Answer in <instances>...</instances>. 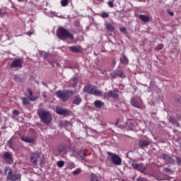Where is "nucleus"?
Listing matches in <instances>:
<instances>
[{"mask_svg":"<svg viewBox=\"0 0 181 181\" xmlns=\"http://www.w3.org/2000/svg\"><path fill=\"white\" fill-rule=\"evenodd\" d=\"M57 36H58L59 39L61 40H66V39H70L71 40H73L74 39L73 34L69 33V31L63 27H60L57 29Z\"/></svg>","mask_w":181,"mask_h":181,"instance_id":"f257e3e1","label":"nucleus"},{"mask_svg":"<svg viewBox=\"0 0 181 181\" xmlns=\"http://www.w3.org/2000/svg\"><path fill=\"white\" fill-rule=\"evenodd\" d=\"M38 115L44 124H49L52 122V115L46 110H39Z\"/></svg>","mask_w":181,"mask_h":181,"instance_id":"f03ea898","label":"nucleus"},{"mask_svg":"<svg viewBox=\"0 0 181 181\" xmlns=\"http://www.w3.org/2000/svg\"><path fill=\"white\" fill-rule=\"evenodd\" d=\"M83 91L85 93H88V94H93V95H96L98 97H101V95H103V93L98 90L97 87L93 85L85 87Z\"/></svg>","mask_w":181,"mask_h":181,"instance_id":"7ed1b4c3","label":"nucleus"},{"mask_svg":"<svg viewBox=\"0 0 181 181\" xmlns=\"http://www.w3.org/2000/svg\"><path fill=\"white\" fill-rule=\"evenodd\" d=\"M30 160L34 165H42L43 163L45 158L43 156L37 153H33L30 155Z\"/></svg>","mask_w":181,"mask_h":181,"instance_id":"20e7f679","label":"nucleus"},{"mask_svg":"<svg viewBox=\"0 0 181 181\" xmlns=\"http://www.w3.org/2000/svg\"><path fill=\"white\" fill-rule=\"evenodd\" d=\"M5 174L8 175L7 177L9 180L15 181L21 179V175L19 174L12 175V170H11L9 167L5 168Z\"/></svg>","mask_w":181,"mask_h":181,"instance_id":"39448f33","label":"nucleus"},{"mask_svg":"<svg viewBox=\"0 0 181 181\" xmlns=\"http://www.w3.org/2000/svg\"><path fill=\"white\" fill-rule=\"evenodd\" d=\"M109 155L114 165H116L117 166L121 165V164L122 163V159H121V157H119V156L111 153H109Z\"/></svg>","mask_w":181,"mask_h":181,"instance_id":"423d86ee","label":"nucleus"},{"mask_svg":"<svg viewBox=\"0 0 181 181\" xmlns=\"http://www.w3.org/2000/svg\"><path fill=\"white\" fill-rule=\"evenodd\" d=\"M23 64V61L21 59H15L11 66L13 69H22V64Z\"/></svg>","mask_w":181,"mask_h":181,"instance_id":"0eeeda50","label":"nucleus"},{"mask_svg":"<svg viewBox=\"0 0 181 181\" xmlns=\"http://www.w3.org/2000/svg\"><path fill=\"white\" fill-rule=\"evenodd\" d=\"M56 95L58 97V98L62 100V101H67V100H69V93H64L61 90H59L56 92Z\"/></svg>","mask_w":181,"mask_h":181,"instance_id":"6e6552de","label":"nucleus"},{"mask_svg":"<svg viewBox=\"0 0 181 181\" xmlns=\"http://www.w3.org/2000/svg\"><path fill=\"white\" fill-rule=\"evenodd\" d=\"M132 166L134 169H136V170H139V171L145 170V166H144V164L142 163H132Z\"/></svg>","mask_w":181,"mask_h":181,"instance_id":"1a4fd4ad","label":"nucleus"},{"mask_svg":"<svg viewBox=\"0 0 181 181\" xmlns=\"http://www.w3.org/2000/svg\"><path fill=\"white\" fill-rule=\"evenodd\" d=\"M56 112H57V114H59V115H68V114H70L69 110L63 109L62 107H57Z\"/></svg>","mask_w":181,"mask_h":181,"instance_id":"9d476101","label":"nucleus"},{"mask_svg":"<svg viewBox=\"0 0 181 181\" xmlns=\"http://www.w3.org/2000/svg\"><path fill=\"white\" fill-rule=\"evenodd\" d=\"M123 74L124 73L122 72V71H119V70H117L110 74L111 77L112 78H115V77H122Z\"/></svg>","mask_w":181,"mask_h":181,"instance_id":"9b49d317","label":"nucleus"},{"mask_svg":"<svg viewBox=\"0 0 181 181\" xmlns=\"http://www.w3.org/2000/svg\"><path fill=\"white\" fill-rule=\"evenodd\" d=\"M21 141H23V142H26L27 144H33V142H35V139L30 136H22Z\"/></svg>","mask_w":181,"mask_h":181,"instance_id":"f8f14e48","label":"nucleus"},{"mask_svg":"<svg viewBox=\"0 0 181 181\" xmlns=\"http://www.w3.org/2000/svg\"><path fill=\"white\" fill-rule=\"evenodd\" d=\"M139 19H141V21L145 23H148L151 21V18L149 17V16H146V15L141 14L139 16Z\"/></svg>","mask_w":181,"mask_h":181,"instance_id":"ddd939ff","label":"nucleus"},{"mask_svg":"<svg viewBox=\"0 0 181 181\" xmlns=\"http://www.w3.org/2000/svg\"><path fill=\"white\" fill-rule=\"evenodd\" d=\"M131 104L133 105V107H135L136 108H141V104L136 101L135 98H132L131 99Z\"/></svg>","mask_w":181,"mask_h":181,"instance_id":"4468645a","label":"nucleus"},{"mask_svg":"<svg viewBox=\"0 0 181 181\" xmlns=\"http://www.w3.org/2000/svg\"><path fill=\"white\" fill-rule=\"evenodd\" d=\"M94 105L95 108H98L99 110H100V108H103V107H104V103L101 100H95L94 102Z\"/></svg>","mask_w":181,"mask_h":181,"instance_id":"2eb2a0df","label":"nucleus"},{"mask_svg":"<svg viewBox=\"0 0 181 181\" xmlns=\"http://www.w3.org/2000/svg\"><path fill=\"white\" fill-rule=\"evenodd\" d=\"M104 97H112V98H118V95L112 93V91H109L104 94Z\"/></svg>","mask_w":181,"mask_h":181,"instance_id":"dca6fc26","label":"nucleus"},{"mask_svg":"<svg viewBox=\"0 0 181 181\" xmlns=\"http://www.w3.org/2000/svg\"><path fill=\"white\" fill-rule=\"evenodd\" d=\"M139 146H141V148H144L145 146H148L149 145H151V141H144V140H141L139 142Z\"/></svg>","mask_w":181,"mask_h":181,"instance_id":"f3484780","label":"nucleus"},{"mask_svg":"<svg viewBox=\"0 0 181 181\" xmlns=\"http://www.w3.org/2000/svg\"><path fill=\"white\" fill-rule=\"evenodd\" d=\"M81 103V98L80 97V95H76L74 98L73 104H75V105H79Z\"/></svg>","mask_w":181,"mask_h":181,"instance_id":"a211bd4d","label":"nucleus"},{"mask_svg":"<svg viewBox=\"0 0 181 181\" xmlns=\"http://www.w3.org/2000/svg\"><path fill=\"white\" fill-rule=\"evenodd\" d=\"M3 158L5 160H12V154L9 152H5L3 155Z\"/></svg>","mask_w":181,"mask_h":181,"instance_id":"6ab92c4d","label":"nucleus"},{"mask_svg":"<svg viewBox=\"0 0 181 181\" xmlns=\"http://www.w3.org/2000/svg\"><path fill=\"white\" fill-rule=\"evenodd\" d=\"M69 50L74 53H78L81 50V48L80 47L71 46L69 47Z\"/></svg>","mask_w":181,"mask_h":181,"instance_id":"aec40b11","label":"nucleus"},{"mask_svg":"<svg viewBox=\"0 0 181 181\" xmlns=\"http://www.w3.org/2000/svg\"><path fill=\"white\" fill-rule=\"evenodd\" d=\"M28 94H29V100L30 101H36L37 100V98L36 96H33V93H32V90H28Z\"/></svg>","mask_w":181,"mask_h":181,"instance_id":"412c9836","label":"nucleus"},{"mask_svg":"<svg viewBox=\"0 0 181 181\" xmlns=\"http://www.w3.org/2000/svg\"><path fill=\"white\" fill-rule=\"evenodd\" d=\"M163 159L164 160H165L166 162H168V163H172V162H173V160H172V158L166 155V154H164L163 156Z\"/></svg>","mask_w":181,"mask_h":181,"instance_id":"4be33fe9","label":"nucleus"},{"mask_svg":"<svg viewBox=\"0 0 181 181\" xmlns=\"http://www.w3.org/2000/svg\"><path fill=\"white\" fill-rule=\"evenodd\" d=\"M121 63H123V64H128V59L125 56H122L120 58Z\"/></svg>","mask_w":181,"mask_h":181,"instance_id":"5701e85b","label":"nucleus"},{"mask_svg":"<svg viewBox=\"0 0 181 181\" xmlns=\"http://www.w3.org/2000/svg\"><path fill=\"white\" fill-rule=\"evenodd\" d=\"M106 28L108 29V30H110V32H113L114 30V25H112L111 23H106Z\"/></svg>","mask_w":181,"mask_h":181,"instance_id":"b1692460","label":"nucleus"},{"mask_svg":"<svg viewBox=\"0 0 181 181\" xmlns=\"http://www.w3.org/2000/svg\"><path fill=\"white\" fill-rule=\"evenodd\" d=\"M90 181H100L98 177L94 173L90 174Z\"/></svg>","mask_w":181,"mask_h":181,"instance_id":"393cba45","label":"nucleus"},{"mask_svg":"<svg viewBox=\"0 0 181 181\" xmlns=\"http://www.w3.org/2000/svg\"><path fill=\"white\" fill-rule=\"evenodd\" d=\"M61 4L62 6H67L69 5V0H62Z\"/></svg>","mask_w":181,"mask_h":181,"instance_id":"a878e982","label":"nucleus"},{"mask_svg":"<svg viewBox=\"0 0 181 181\" xmlns=\"http://www.w3.org/2000/svg\"><path fill=\"white\" fill-rule=\"evenodd\" d=\"M22 100H23V104L24 105H28L29 104V100H28V98H23Z\"/></svg>","mask_w":181,"mask_h":181,"instance_id":"bb28decb","label":"nucleus"},{"mask_svg":"<svg viewBox=\"0 0 181 181\" xmlns=\"http://www.w3.org/2000/svg\"><path fill=\"white\" fill-rule=\"evenodd\" d=\"M57 166H58V168H63V166H64V161H63V160L58 161Z\"/></svg>","mask_w":181,"mask_h":181,"instance_id":"cd10ccee","label":"nucleus"},{"mask_svg":"<svg viewBox=\"0 0 181 181\" xmlns=\"http://www.w3.org/2000/svg\"><path fill=\"white\" fill-rule=\"evenodd\" d=\"M78 156H80V158H86V154L84 153V151H81L78 153Z\"/></svg>","mask_w":181,"mask_h":181,"instance_id":"c85d7f7f","label":"nucleus"},{"mask_svg":"<svg viewBox=\"0 0 181 181\" xmlns=\"http://www.w3.org/2000/svg\"><path fill=\"white\" fill-rule=\"evenodd\" d=\"M162 49H163V44H158L156 47V50H162Z\"/></svg>","mask_w":181,"mask_h":181,"instance_id":"c756f323","label":"nucleus"},{"mask_svg":"<svg viewBox=\"0 0 181 181\" xmlns=\"http://www.w3.org/2000/svg\"><path fill=\"white\" fill-rule=\"evenodd\" d=\"M81 169L78 168L72 172V175H78V173H81Z\"/></svg>","mask_w":181,"mask_h":181,"instance_id":"7c9ffc66","label":"nucleus"},{"mask_svg":"<svg viewBox=\"0 0 181 181\" xmlns=\"http://www.w3.org/2000/svg\"><path fill=\"white\" fill-rule=\"evenodd\" d=\"M68 166L69 168H70L71 169H73V168H76L75 165H74V163L71 162V161H69L68 163Z\"/></svg>","mask_w":181,"mask_h":181,"instance_id":"2f4dec72","label":"nucleus"},{"mask_svg":"<svg viewBox=\"0 0 181 181\" xmlns=\"http://www.w3.org/2000/svg\"><path fill=\"white\" fill-rule=\"evenodd\" d=\"M129 129H131V131H134V129H135V126L134 125V124L130 123L129 125Z\"/></svg>","mask_w":181,"mask_h":181,"instance_id":"473e14b6","label":"nucleus"},{"mask_svg":"<svg viewBox=\"0 0 181 181\" xmlns=\"http://www.w3.org/2000/svg\"><path fill=\"white\" fill-rule=\"evenodd\" d=\"M108 16H110V14H108V13H103L101 14L102 18H108Z\"/></svg>","mask_w":181,"mask_h":181,"instance_id":"72a5a7b5","label":"nucleus"},{"mask_svg":"<svg viewBox=\"0 0 181 181\" xmlns=\"http://www.w3.org/2000/svg\"><path fill=\"white\" fill-rule=\"evenodd\" d=\"M57 151H58L59 153H60L61 152H64V146L59 147Z\"/></svg>","mask_w":181,"mask_h":181,"instance_id":"f704fd0d","label":"nucleus"},{"mask_svg":"<svg viewBox=\"0 0 181 181\" xmlns=\"http://www.w3.org/2000/svg\"><path fill=\"white\" fill-rule=\"evenodd\" d=\"M120 31L122 33H125V32H127V28L125 27H122L120 28Z\"/></svg>","mask_w":181,"mask_h":181,"instance_id":"c9c22d12","label":"nucleus"},{"mask_svg":"<svg viewBox=\"0 0 181 181\" xmlns=\"http://www.w3.org/2000/svg\"><path fill=\"white\" fill-rule=\"evenodd\" d=\"M108 6L110 8H112L114 6V3L112 1H108Z\"/></svg>","mask_w":181,"mask_h":181,"instance_id":"e433bc0d","label":"nucleus"},{"mask_svg":"<svg viewBox=\"0 0 181 181\" xmlns=\"http://www.w3.org/2000/svg\"><path fill=\"white\" fill-rule=\"evenodd\" d=\"M13 114L14 115H19V111H18L17 110H15L13 111Z\"/></svg>","mask_w":181,"mask_h":181,"instance_id":"4c0bfd02","label":"nucleus"},{"mask_svg":"<svg viewBox=\"0 0 181 181\" xmlns=\"http://www.w3.org/2000/svg\"><path fill=\"white\" fill-rule=\"evenodd\" d=\"M8 146H9V148H11V149H12V140H9L8 141Z\"/></svg>","mask_w":181,"mask_h":181,"instance_id":"58836bf2","label":"nucleus"},{"mask_svg":"<svg viewBox=\"0 0 181 181\" xmlns=\"http://www.w3.org/2000/svg\"><path fill=\"white\" fill-rule=\"evenodd\" d=\"M33 33V32L30 31V32L27 33V35L28 36H30V35H32Z\"/></svg>","mask_w":181,"mask_h":181,"instance_id":"ea45409f","label":"nucleus"},{"mask_svg":"<svg viewBox=\"0 0 181 181\" xmlns=\"http://www.w3.org/2000/svg\"><path fill=\"white\" fill-rule=\"evenodd\" d=\"M54 16H58V18H62V16H57V13H54Z\"/></svg>","mask_w":181,"mask_h":181,"instance_id":"a19ab883","label":"nucleus"},{"mask_svg":"<svg viewBox=\"0 0 181 181\" xmlns=\"http://www.w3.org/2000/svg\"><path fill=\"white\" fill-rule=\"evenodd\" d=\"M73 87H77V83L76 82H74Z\"/></svg>","mask_w":181,"mask_h":181,"instance_id":"79ce46f5","label":"nucleus"},{"mask_svg":"<svg viewBox=\"0 0 181 181\" xmlns=\"http://www.w3.org/2000/svg\"><path fill=\"white\" fill-rule=\"evenodd\" d=\"M169 13H170V16H173V15H174L173 12H170Z\"/></svg>","mask_w":181,"mask_h":181,"instance_id":"37998d69","label":"nucleus"},{"mask_svg":"<svg viewBox=\"0 0 181 181\" xmlns=\"http://www.w3.org/2000/svg\"><path fill=\"white\" fill-rule=\"evenodd\" d=\"M165 172H169V168H165Z\"/></svg>","mask_w":181,"mask_h":181,"instance_id":"c03bdc74","label":"nucleus"},{"mask_svg":"<svg viewBox=\"0 0 181 181\" xmlns=\"http://www.w3.org/2000/svg\"><path fill=\"white\" fill-rule=\"evenodd\" d=\"M18 2H23V1H28V0H18Z\"/></svg>","mask_w":181,"mask_h":181,"instance_id":"a18cd8bd","label":"nucleus"},{"mask_svg":"<svg viewBox=\"0 0 181 181\" xmlns=\"http://www.w3.org/2000/svg\"><path fill=\"white\" fill-rule=\"evenodd\" d=\"M40 54H45V52H40Z\"/></svg>","mask_w":181,"mask_h":181,"instance_id":"49530a36","label":"nucleus"},{"mask_svg":"<svg viewBox=\"0 0 181 181\" xmlns=\"http://www.w3.org/2000/svg\"><path fill=\"white\" fill-rule=\"evenodd\" d=\"M73 82H74V80H71V83H73Z\"/></svg>","mask_w":181,"mask_h":181,"instance_id":"de8ad7c7","label":"nucleus"},{"mask_svg":"<svg viewBox=\"0 0 181 181\" xmlns=\"http://www.w3.org/2000/svg\"><path fill=\"white\" fill-rule=\"evenodd\" d=\"M98 1H103V0H98Z\"/></svg>","mask_w":181,"mask_h":181,"instance_id":"09e8293b","label":"nucleus"},{"mask_svg":"<svg viewBox=\"0 0 181 181\" xmlns=\"http://www.w3.org/2000/svg\"><path fill=\"white\" fill-rule=\"evenodd\" d=\"M1 132H0V136H1Z\"/></svg>","mask_w":181,"mask_h":181,"instance_id":"8fccbe9b","label":"nucleus"}]
</instances>
